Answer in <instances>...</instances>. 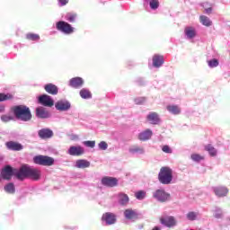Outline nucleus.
Segmentation results:
<instances>
[{
    "mask_svg": "<svg viewBox=\"0 0 230 230\" xmlns=\"http://www.w3.org/2000/svg\"><path fill=\"white\" fill-rule=\"evenodd\" d=\"M19 181H24V179H32V181H39L40 179V170L28 165H23L19 169V172L16 173Z\"/></svg>",
    "mask_w": 230,
    "mask_h": 230,
    "instance_id": "f257e3e1",
    "label": "nucleus"
},
{
    "mask_svg": "<svg viewBox=\"0 0 230 230\" xmlns=\"http://www.w3.org/2000/svg\"><path fill=\"white\" fill-rule=\"evenodd\" d=\"M13 114L20 121H31V111L25 105H19L13 108Z\"/></svg>",
    "mask_w": 230,
    "mask_h": 230,
    "instance_id": "f03ea898",
    "label": "nucleus"
},
{
    "mask_svg": "<svg viewBox=\"0 0 230 230\" xmlns=\"http://www.w3.org/2000/svg\"><path fill=\"white\" fill-rule=\"evenodd\" d=\"M158 179L162 184H170L173 180V171L170 167H163L158 174Z\"/></svg>",
    "mask_w": 230,
    "mask_h": 230,
    "instance_id": "7ed1b4c3",
    "label": "nucleus"
},
{
    "mask_svg": "<svg viewBox=\"0 0 230 230\" xmlns=\"http://www.w3.org/2000/svg\"><path fill=\"white\" fill-rule=\"evenodd\" d=\"M35 164H40V166H53L55 164V159L53 157L46 155H38L33 158Z\"/></svg>",
    "mask_w": 230,
    "mask_h": 230,
    "instance_id": "20e7f679",
    "label": "nucleus"
},
{
    "mask_svg": "<svg viewBox=\"0 0 230 230\" xmlns=\"http://www.w3.org/2000/svg\"><path fill=\"white\" fill-rule=\"evenodd\" d=\"M57 30L58 31H61L62 33H65V35H71V33H74L75 28L71 26L67 22L59 21L56 24Z\"/></svg>",
    "mask_w": 230,
    "mask_h": 230,
    "instance_id": "39448f33",
    "label": "nucleus"
},
{
    "mask_svg": "<svg viewBox=\"0 0 230 230\" xmlns=\"http://www.w3.org/2000/svg\"><path fill=\"white\" fill-rule=\"evenodd\" d=\"M19 173V170L12 168L10 165H6L4 169H2L1 175L3 179L5 181H10L13 175H15L17 178V174Z\"/></svg>",
    "mask_w": 230,
    "mask_h": 230,
    "instance_id": "423d86ee",
    "label": "nucleus"
},
{
    "mask_svg": "<svg viewBox=\"0 0 230 230\" xmlns=\"http://www.w3.org/2000/svg\"><path fill=\"white\" fill-rule=\"evenodd\" d=\"M153 197L158 202H166L170 199V193L166 192L165 190L158 189L153 192Z\"/></svg>",
    "mask_w": 230,
    "mask_h": 230,
    "instance_id": "0eeeda50",
    "label": "nucleus"
},
{
    "mask_svg": "<svg viewBox=\"0 0 230 230\" xmlns=\"http://www.w3.org/2000/svg\"><path fill=\"white\" fill-rule=\"evenodd\" d=\"M55 107L57 111H59V112H67L69 109H71V102L67 100H59L55 103Z\"/></svg>",
    "mask_w": 230,
    "mask_h": 230,
    "instance_id": "6e6552de",
    "label": "nucleus"
},
{
    "mask_svg": "<svg viewBox=\"0 0 230 230\" xmlns=\"http://www.w3.org/2000/svg\"><path fill=\"white\" fill-rule=\"evenodd\" d=\"M67 154L69 155H74V156L78 157V156L84 155V154H85V149H84V147H82L81 146H72L67 150Z\"/></svg>",
    "mask_w": 230,
    "mask_h": 230,
    "instance_id": "1a4fd4ad",
    "label": "nucleus"
},
{
    "mask_svg": "<svg viewBox=\"0 0 230 230\" xmlns=\"http://www.w3.org/2000/svg\"><path fill=\"white\" fill-rule=\"evenodd\" d=\"M184 36L187 40H193L197 37V29L193 26H187L184 29Z\"/></svg>",
    "mask_w": 230,
    "mask_h": 230,
    "instance_id": "9d476101",
    "label": "nucleus"
},
{
    "mask_svg": "<svg viewBox=\"0 0 230 230\" xmlns=\"http://www.w3.org/2000/svg\"><path fill=\"white\" fill-rule=\"evenodd\" d=\"M102 222H105L106 226H112L116 224V215L111 212H106L102 217Z\"/></svg>",
    "mask_w": 230,
    "mask_h": 230,
    "instance_id": "9b49d317",
    "label": "nucleus"
},
{
    "mask_svg": "<svg viewBox=\"0 0 230 230\" xmlns=\"http://www.w3.org/2000/svg\"><path fill=\"white\" fill-rule=\"evenodd\" d=\"M39 102L41 105H44V107H53L55 105V102L49 95H41L39 97Z\"/></svg>",
    "mask_w": 230,
    "mask_h": 230,
    "instance_id": "f8f14e48",
    "label": "nucleus"
},
{
    "mask_svg": "<svg viewBox=\"0 0 230 230\" xmlns=\"http://www.w3.org/2000/svg\"><path fill=\"white\" fill-rule=\"evenodd\" d=\"M146 121L150 125H159V123H161V119L159 118V114L156 112H150L146 116Z\"/></svg>",
    "mask_w": 230,
    "mask_h": 230,
    "instance_id": "ddd939ff",
    "label": "nucleus"
},
{
    "mask_svg": "<svg viewBox=\"0 0 230 230\" xmlns=\"http://www.w3.org/2000/svg\"><path fill=\"white\" fill-rule=\"evenodd\" d=\"M69 86L74 89H80L84 87V79L82 77H73L69 81Z\"/></svg>",
    "mask_w": 230,
    "mask_h": 230,
    "instance_id": "4468645a",
    "label": "nucleus"
},
{
    "mask_svg": "<svg viewBox=\"0 0 230 230\" xmlns=\"http://www.w3.org/2000/svg\"><path fill=\"white\" fill-rule=\"evenodd\" d=\"M102 184L103 186H108V188H114V186H118V179L112 177H104L102 179Z\"/></svg>",
    "mask_w": 230,
    "mask_h": 230,
    "instance_id": "2eb2a0df",
    "label": "nucleus"
},
{
    "mask_svg": "<svg viewBox=\"0 0 230 230\" xmlns=\"http://www.w3.org/2000/svg\"><path fill=\"white\" fill-rule=\"evenodd\" d=\"M160 222L165 227H173L177 224L174 217H161Z\"/></svg>",
    "mask_w": 230,
    "mask_h": 230,
    "instance_id": "dca6fc26",
    "label": "nucleus"
},
{
    "mask_svg": "<svg viewBox=\"0 0 230 230\" xmlns=\"http://www.w3.org/2000/svg\"><path fill=\"white\" fill-rule=\"evenodd\" d=\"M166 110L170 114H172V116H179V114L182 112L181 106L177 104H169L166 106Z\"/></svg>",
    "mask_w": 230,
    "mask_h": 230,
    "instance_id": "f3484780",
    "label": "nucleus"
},
{
    "mask_svg": "<svg viewBox=\"0 0 230 230\" xmlns=\"http://www.w3.org/2000/svg\"><path fill=\"white\" fill-rule=\"evenodd\" d=\"M38 136L40 139H50L53 136V130L49 128H41L38 131Z\"/></svg>",
    "mask_w": 230,
    "mask_h": 230,
    "instance_id": "a211bd4d",
    "label": "nucleus"
},
{
    "mask_svg": "<svg viewBox=\"0 0 230 230\" xmlns=\"http://www.w3.org/2000/svg\"><path fill=\"white\" fill-rule=\"evenodd\" d=\"M213 191L217 197H227L229 189L227 187H215Z\"/></svg>",
    "mask_w": 230,
    "mask_h": 230,
    "instance_id": "6ab92c4d",
    "label": "nucleus"
},
{
    "mask_svg": "<svg viewBox=\"0 0 230 230\" xmlns=\"http://www.w3.org/2000/svg\"><path fill=\"white\" fill-rule=\"evenodd\" d=\"M75 168H79L81 170H84L85 168H89L91 166V162L85 160V159H79L76 160L75 164Z\"/></svg>",
    "mask_w": 230,
    "mask_h": 230,
    "instance_id": "aec40b11",
    "label": "nucleus"
},
{
    "mask_svg": "<svg viewBox=\"0 0 230 230\" xmlns=\"http://www.w3.org/2000/svg\"><path fill=\"white\" fill-rule=\"evenodd\" d=\"M152 136H153L152 129L147 128L138 134V139L140 141H148V139H150Z\"/></svg>",
    "mask_w": 230,
    "mask_h": 230,
    "instance_id": "412c9836",
    "label": "nucleus"
},
{
    "mask_svg": "<svg viewBox=\"0 0 230 230\" xmlns=\"http://www.w3.org/2000/svg\"><path fill=\"white\" fill-rule=\"evenodd\" d=\"M118 198V202L119 204H120V206H127V204H128V201L130 200L128 199V195L120 192L117 195Z\"/></svg>",
    "mask_w": 230,
    "mask_h": 230,
    "instance_id": "4be33fe9",
    "label": "nucleus"
},
{
    "mask_svg": "<svg viewBox=\"0 0 230 230\" xmlns=\"http://www.w3.org/2000/svg\"><path fill=\"white\" fill-rule=\"evenodd\" d=\"M164 64V58L160 55H155L153 57V66L154 67H161Z\"/></svg>",
    "mask_w": 230,
    "mask_h": 230,
    "instance_id": "5701e85b",
    "label": "nucleus"
},
{
    "mask_svg": "<svg viewBox=\"0 0 230 230\" xmlns=\"http://www.w3.org/2000/svg\"><path fill=\"white\" fill-rule=\"evenodd\" d=\"M36 116L37 118L46 119L47 118H49V112H48L44 108L39 107L36 109Z\"/></svg>",
    "mask_w": 230,
    "mask_h": 230,
    "instance_id": "b1692460",
    "label": "nucleus"
},
{
    "mask_svg": "<svg viewBox=\"0 0 230 230\" xmlns=\"http://www.w3.org/2000/svg\"><path fill=\"white\" fill-rule=\"evenodd\" d=\"M46 93L49 94H58V88L53 84H48L44 86Z\"/></svg>",
    "mask_w": 230,
    "mask_h": 230,
    "instance_id": "393cba45",
    "label": "nucleus"
},
{
    "mask_svg": "<svg viewBox=\"0 0 230 230\" xmlns=\"http://www.w3.org/2000/svg\"><path fill=\"white\" fill-rule=\"evenodd\" d=\"M199 22L207 28H209V26H213V22L211 21V19H209V17L206 15L199 16Z\"/></svg>",
    "mask_w": 230,
    "mask_h": 230,
    "instance_id": "a878e982",
    "label": "nucleus"
},
{
    "mask_svg": "<svg viewBox=\"0 0 230 230\" xmlns=\"http://www.w3.org/2000/svg\"><path fill=\"white\" fill-rule=\"evenodd\" d=\"M79 94H80L81 98H83V100H90V98H93V94L87 88H83L80 91Z\"/></svg>",
    "mask_w": 230,
    "mask_h": 230,
    "instance_id": "bb28decb",
    "label": "nucleus"
},
{
    "mask_svg": "<svg viewBox=\"0 0 230 230\" xmlns=\"http://www.w3.org/2000/svg\"><path fill=\"white\" fill-rule=\"evenodd\" d=\"M6 146L9 150H22V146L15 142H7Z\"/></svg>",
    "mask_w": 230,
    "mask_h": 230,
    "instance_id": "cd10ccee",
    "label": "nucleus"
},
{
    "mask_svg": "<svg viewBox=\"0 0 230 230\" xmlns=\"http://www.w3.org/2000/svg\"><path fill=\"white\" fill-rule=\"evenodd\" d=\"M124 217L128 219V220H134V218H136L137 214L136 211L128 208L124 211Z\"/></svg>",
    "mask_w": 230,
    "mask_h": 230,
    "instance_id": "c85d7f7f",
    "label": "nucleus"
},
{
    "mask_svg": "<svg viewBox=\"0 0 230 230\" xmlns=\"http://www.w3.org/2000/svg\"><path fill=\"white\" fill-rule=\"evenodd\" d=\"M128 151H129V154H139L140 155L145 154V148L139 147L137 146H133L129 147Z\"/></svg>",
    "mask_w": 230,
    "mask_h": 230,
    "instance_id": "c756f323",
    "label": "nucleus"
},
{
    "mask_svg": "<svg viewBox=\"0 0 230 230\" xmlns=\"http://www.w3.org/2000/svg\"><path fill=\"white\" fill-rule=\"evenodd\" d=\"M212 211L215 218H223L224 211L222 210V208L215 207Z\"/></svg>",
    "mask_w": 230,
    "mask_h": 230,
    "instance_id": "7c9ffc66",
    "label": "nucleus"
},
{
    "mask_svg": "<svg viewBox=\"0 0 230 230\" xmlns=\"http://www.w3.org/2000/svg\"><path fill=\"white\" fill-rule=\"evenodd\" d=\"M205 150H207V152H208V154L211 157H217V154L218 153L217 151V149L211 145L206 146Z\"/></svg>",
    "mask_w": 230,
    "mask_h": 230,
    "instance_id": "2f4dec72",
    "label": "nucleus"
},
{
    "mask_svg": "<svg viewBox=\"0 0 230 230\" xmlns=\"http://www.w3.org/2000/svg\"><path fill=\"white\" fill-rule=\"evenodd\" d=\"M187 220L193 222L199 218V212L190 211L186 215Z\"/></svg>",
    "mask_w": 230,
    "mask_h": 230,
    "instance_id": "473e14b6",
    "label": "nucleus"
},
{
    "mask_svg": "<svg viewBox=\"0 0 230 230\" xmlns=\"http://www.w3.org/2000/svg\"><path fill=\"white\" fill-rule=\"evenodd\" d=\"M8 100H13V93H0V102H8Z\"/></svg>",
    "mask_w": 230,
    "mask_h": 230,
    "instance_id": "72a5a7b5",
    "label": "nucleus"
},
{
    "mask_svg": "<svg viewBox=\"0 0 230 230\" xmlns=\"http://www.w3.org/2000/svg\"><path fill=\"white\" fill-rule=\"evenodd\" d=\"M65 19L68 21V22H75V21H76V13H68L66 14Z\"/></svg>",
    "mask_w": 230,
    "mask_h": 230,
    "instance_id": "f704fd0d",
    "label": "nucleus"
},
{
    "mask_svg": "<svg viewBox=\"0 0 230 230\" xmlns=\"http://www.w3.org/2000/svg\"><path fill=\"white\" fill-rule=\"evenodd\" d=\"M4 191L11 194L15 193V185H13V183H8L4 186Z\"/></svg>",
    "mask_w": 230,
    "mask_h": 230,
    "instance_id": "c9c22d12",
    "label": "nucleus"
},
{
    "mask_svg": "<svg viewBox=\"0 0 230 230\" xmlns=\"http://www.w3.org/2000/svg\"><path fill=\"white\" fill-rule=\"evenodd\" d=\"M220 63L218 62V59L217 58H213L208 61V67H210L211 69L215 68V67H218V65Z\"/></svg>",
    "mask_w": 230,
    "mask_h": 230,
    "instance_id": "e433bc0d",
    "label": "nucleus"
},
{
    "mask_svg": "<svg viewBox=\"0 0 230 230\" xmlns=\"http://www.w3.org/2000/svg\"><path fill=\"white\" fill-rule=\"evenodd\" d=\"M190 159L194 161V163H200V161H204V156L199 154H192Z\"/></svg>",
    "mask_w": 230,
    "mask_h": 230,
    "instance_id": "4c0bfd02",
    "label": "nucleus"
},
{
    "mask_svg": "<svg viewBox=\"0 0 230 230\" xmlns=\"http://www.w3.org/2000/svg\"><path fill=\"white\" fill-rule=\"evenodd\" d=\"M26 39H28V40H40V36H39V34H33V33H29L26 35Z\"/></svg>",
    "mask_w": 230,
    "mask_h": 230,
    "instance_id": "58836bf2",
    "label": "nucleus"
},
{
    "mask_svg": "<svg viewBox=\"0 0 230 230\" xmlns=\"http://www.w3.org/2000/svg\"><path fill=\"white\" fill-rule=\"evenodd\" d=\"M135 197L137 200H143L146 197V192L144 190L137 191L135 193Z\"/></svg>",
    "mask_w": 230,
    "mask_h": 230,
    "instance_id": "ea45409f",
    "label": "nucleus"
},
{
    "mask_svg": "<svg viewBox=\"0 0 230 230\" xmlns=\"http://www.w3.org/2000/svg\"><path fill=\"white\" fill-rule=\"evenodd\" d=\"M149 6L151 10H157L159 8V0H150Z\"/></svg>",
    "mask_w": 230,
    "mask_h": 230,
    "instance_id": "a19ab883",
    "label": "nucleus"
},
{
    "mask_svg": "<svg viewBox=\"0 0 230 230\" xmlns=\"http://www.w3.org/2000/svg\"><path fill=\"white\" fill-rule=\"evenodd\" d=\"M13 119V116L12 115H2L1 116V120L4 123H8V121H12Z\"/></svg>",
    "mask_w": 230,
    "mask_h": 230,
    "instance_id": "79ce46f5",
    "label": "nucleus"
},
{
    "mask_svg": "<svg viewBox=\"0 0 230 230\" xmlns=\"http://www.w3.org/2000/svg\"><path fill=\"white\" fill-rule=\"evenodd\" d=\"M83 144L84 145V146H87L88 148H94V146H96L95 141L87 140L83 142Z\"/></svg>",
    "mask_w": 230,
    "mask_h": 230,
    "instance_id": "37998d69",
    "label": "nucleus"
},
{
    "mask_svg": "<svg viewBox=\"0 0 230 230\" xmlns=\"http://www.w3.org/2000/svg\"><path fill=\"white\" fill-rule=\"evenodd\" d=\"M99 150H107L109 148V145L105 141H102L98 144Z\"/></svg>",
    "mask_w": 230,
    "mask_h": 230,
    "instance_id": "c03bdc74",
    "label": "nucleus"
},
{
    "mask_svg": "<svg viewBox=\"0 0 230 230\" xmlns=\"http://www.w3.org/2000/svg\"><path fill=\"white\" fill-rule=\"evenodd\" d=\"M146 102V99L145 97H137L135 99V103L137 105H142V103H145Z\"/></svg>",
    "mask_w": 230,
    "mask_h": 230,
    "instance_id": "a18cd8bd",
    "label": "nucleus"
},
{
    "mask_svg": "<svg viewBox=\"0 0 230 230\" xmlns=\"http://www.w3.org/2000/svg\"><path fill=\"white\" fill-rule=\"evenodd\" d=\"M163 152H164V154H172L173 152V150H172V147H170V146H164L162 147Z\"/></svg>",
    "mask_w": 230,
    "mask_h": 230,
    "instance_id": "49530a36",
    "label": "nucleus"
},
{
    "mask_svg": "<svg viewBox=\"0 0 230 230\" xmlns=\"http://www.w3.org/2000/svg\"><path fill=\"white\" fill-rule=\"evenodd\" d=\"M60 6H66L69 0H58Z\"/></svg>",
    "mask_w": 230,
    "mask_h": 230,
    "instance_id": "de8ad7c7",
    "label": "nucleus"
},
{
    "mask_svg": "<svg viewBox=\"0 0 230 230\" xmlns=\"http://www.w3.org/2000/svg\"><path fill=\"white\" fill-rule=\"evenodd\" d=\"M205 12H206V13H211L213 12V8L208 7V8L205 9Z\"/></svg>",
    "mask_w": 230,
    "mask_h": 230,
    "instance_id": "09e8293b",
    "label": "nucleus"
},
{
    "mask_svg": "<svg viewBox=\"0 0 230 230\" xmlns=\"http://www.w3.org/2000/svg\"><path fill=\"white\" fill-rule=\"evenodd\" d=\"M4 105H0V112H4Z\"/></svg>",
    "mask_w": 230,
    "mask_h": 230,
    "instance_id": "8fccbe9b",
    "label": "nucleus"
},
{
    "mask_svg": "<svg viewBox=\"0 0 230 230\" xmlns=\"http://www.w3.org/2000/svg\"><path fill=\"white\" fill-rule=\"evenodd\" d=\"M153 230H161L158 226H155V228H153Z\"/></svg>",
    "mask_w": 230,
    "mask_h": 230,
    "instance_id": "3c124183",
    "label": "nucleus"
},
{
    "mask_svg": "<svg viewBox=\"0 0 230 230\" xmlns=\"http://www.w3.org/2000/svg\"><path fill=\"white\" fill-rule=\"evenodd\" d=\"M0 161H3V156L0 155Z\"/></svg>",
    "mask_w": 230,
    "mask_h": 230,
    "instance_id": "603ef678",
    "label": "nucleus"
}]
</instances>
